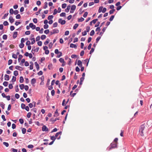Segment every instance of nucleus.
Returning a JSON list of instances; mask_svg holds the SVG:
<instances>
[{"instance_id": "obj_1", "label": "nucleus", "mask_w": 152, "mask_h": 152, "mask_svg": "<svg viewBox=\"0 0 152 152\" xmlns=\"http://www.w3.org/2000/svg\"><path fill=\"white\" fill-rule=\"evenodd\" d=\"M145 127L144 124L142 125L140 127L139 130V133L141 136L144 135V133L145 132Z\"/></svg>"}, {"instance_id": "obj_2", "label": "nucleus", "mask_w": 152, "mask_h": 152, "mask_svg": "<svg viewBox=\"0 0 152 152\" xmlns=\"http://www.w3.org/2000/svg\"><path fill=\"white\" fill-rule=\"evenodd\" d=\"M117 147V144L115 142H112L110 145V147L109 149V150H110L112 148H115Z\"/></svg>"}, {"instance_id": "obj_3", "label": "nucleus", "mask_w": 152, "mask_h": 152, "mask_svg": "<svg viewBox=\"0 0 152 152\" xmlns=\"http://www.w3.org/2000/svg\"><path fill=\"white\" fill-rule=\"evenodd\" d=\"M58 22L59 23H60L61 25H64L66 23L65 20H63L61 18L59 19Z\"/></svg>"}, {"instance_id": "obj_4", "label": "nucleus", "mask_w": 152, "mask_h": 152, "mask_svg": "<svg viewBox=\"0 0 152 152\" xmlns=\"http://www.w3.org/2000/svg\"><path fill=\"white\" fill-rule=\"evenodd\" d=\"M42 129L43 131L48 132L49 131L48 128L45 125L43 126Z\"/></svg>"}, {"instance_id": "obj_5", "label": "nucleus", "mask_w": 152, "mask_h": 152, "mask_svg": "<svg viewBox=\"0 0 152 152\" xmlns=\"http://www.w3.org/2000/svg\"><path fill=\"white\" fill-rule=\"evenodd\" d=\"M29 26L32 29H34L36 28L35 25H34L32 23H30L29 24Z\"/></svg>"}, {"instance_id": "obj_6", "label": "nucleus", "mask_w": 152, "mask_h": 152, "mask_svg": "<svg viewBox=\"0 0 152 152\" xmlns=\"http://www.w3.org/2000/svg\"><path fill=\"white\" fill-rule=\"evenodd\" d=\"M9 20L10 23H12L14 22V19L12 16H10L9 18Z\"/></svg>"}, {"instance_id": "obj_7", "label": "nucleus", "mask_w": 152, "mask_h": 152, "mask_svg": "<svg viewBox=\"0 0 152 152\" xmlns=\"http://www.w3.org/2000/svg\"><path fill=\"white\" fill-rule=\"evenodd\" d=\"M34 64L36 67L37 69V70H38L39 68V65L38 64L37 62H36L34 63Z\"/></svg>"}, {"instance_id": "obj_8", "label": "nucleus", "mask_w": 152, "mask_h": 152, "mask_svg": "<svg viewBox=\"0 0 152 152\" xmlns=\"http://www.w3.org/2000/svg\"><path fill=\"white\" fill-rule=\"evenodd\" d=\"M77 65L80 67L82 66V62L80 60H79L77 62Z\"/></svg>"}, {"instance_id": "obj_9", "label": "nucleus", "mask_w": 152, "mask_h": 152, "mask_svg": "<svg viewBox=\"0 0 152 152\" xmlns=\"http://www.w3.org/2000/svg\"><path fill=\"white\" fill-rule=\"evenodd\" d=\"M36 79L34 78L32 79L31 81V84L32 85L34 84L36 82Z\"/></svg>"}, {"instance_id": "obj_10", "label": "nucleus", "mask_w": 152, "mask_h": 152, "mask_svg": "<svg viewBox=\"0 0 152 152\" xmlns=\"http://www.w3.org/2000/svg\"><path fill=\"white\" fill-rule=\"evenodd\" d=\"M4 80H9V76L7 75H5L4 76Z\"/></svg>"}, {"instance_id": "obj_11", "label": "nucleus", "mask_w": 152, "mask_h": 152, "mask_svg": "<svg viewBox=\"0 0 152 152\" xmlns=\"http://www.w3.org/2000/svg\"><path fill=\"white\" fill-rule=\"evenodd\" d=\"M76 93H73L72 91H71L70 92V95L71 97H73L76 95Z\"/></svg>"}, {"instance_id": "obj_12", "label": "nucleus", "mask_w": 152, "mask_h": 152, "mask_svg": "<svg viewBox=\"0 0 152 152\" xmlns=\"http://www.w3.org/2000/svg\"><path fill=\"white\" fill-rule=\"evenodd\" d=\"M103 8V7L102 6H100L99 7V8L98 10V12L100 13L101 12H102V9Z\"/></svg>"}, {"instance_id": "obj_13", "label": "nucleus", "mask_w": 152, "mask_h": 152, "mask_svg": "<svg viewBox=\"0 0 152 152\" xmlns=\"http://www.w3.org/2000/svg\"><path fill=\"white\" fill-rule=\"evenodd\" d=\"M53 31L54 34L58 33L59 32V30L57 29H54L53 30Z\"/></svg>"}, {"instance_id": "obj_14", "label": "nucleus", "mask_w": 152, "mask_h": 152, "mask_svg": "<svg viewBox=\"0 0 152 152\" xmlns=\"http://www.w3.org/2000/svg\"><path fill=\"white\" fill-rule=\"evenodd\" d=\"M70 8V6H68L67 7L66 9L65 10V11L66 12H68Z\"/></svg>"}, {"instance_id": "obj_15", "label": "nucleus", "mask_w": 152, "mask_h": 152, "mask_svg": "<svg viewBox=\"0 0 152 152\" xmlns=\"http://www.w3.org/2000/svg\"><path fill=\"white\" fill-rule=\"evenodd\" d=\"M24 80L22 76H20V83H23V82Z\"/></svg>"}, {"instance_id": "obj_16", "label": "nucleus", "mask_w": 152, "mask_h": 152, "mask_svg": "<svg viewBox=\"0 0 152 152\" xmlns=\"http://www.w3.org/2000/svg\"><path fill=\"white\" fill-rule=\"evenodd\" d=\"M84 77H82L80 78V85H81L82 84V82L84 80Z\"/></svg>"}, {"instance_id": "obj_17", "label": "nucleus", "mask_w": 152, "mask_h": 152, "mask_svg": "<svg viewBox=\"0 0 152 152\" xmlns=\"http://www.w3.org/2000/svg\"><path fill=\"white\" fill-rule=\"evenodd\" d=\"M84 20V19L82 18L81 17L80 18H78V21L79 22H81L83 21Z\"/></svg>"}, {"instance_id": "obj_18", "label": "nucleus", "mask_w": 152, "mask_h": 152, "mask_svg": "<svg viewBox=\"0 0 152 152\" xmlns=\"http://www.w3.org/2000/svg\"><path fill=\"white\" fill-rule=\"evenodd\" d=\"M1 107L3 109L4 108V104L3 102H1L0 104Z\"/></svg>"}, {"instance_id": "obj_19", "label": "nucleus", "mask_w": 152, "mask_h": 152, "mask_svg": "<svg viewBox=\"0 0 152 152\" xmlns=\"http://www.w3.org/2000/svg\"><path fill=\"white\" fill-rule=\"evenodd\" d=\"M17 32L15 31L13 35V37L14 38H15L17 37Z\"/></svg>"}, {"instance_id": "obj_20", "label": "nucleus", "mask_w": 152, "mask_h": 152, "mask_svg": "<svg viewBox=\"0 0 152 152\" xmlns=\"http://www.w3.org/2000/svg\"><path fill=\"white\" fill-rule=\"evenodd\" d=\"M31 40H32L31 42V44L33 45L35 42V40L34 38H31Z\"/></svg>"}, {"instance_id": "obj_21", "label": "nucleus", "mask_w": 152, "mask_h": 152, "mask_svg": "<svg viewBox=\"0 0 152 152\" xmlns=\"http://www.w3.org/2000/svg\"><path fill=\"white\" fill-rule=\"evenodd\" d=\"M58 115H59V114L58 113L57 110H56L55 113V114H54V116L55 117H57V116H58Z\"/></svg>"}, {"instance_id": "obj_22", "label": "nucleus", "mask_w": 152, "mask_h": 152, "mask_svg": "<svg viewBox=\"0 0 152 152\" xmlns=\"http://www.w3.org/2000/svg\"><path fill=\"white\" fill-rule=\"evenodd\" d=\"M22 131L23 134H25L26 131V129L25 128H23L22 129Z\"/></svg>"}, {"instance_id": "obj_23", "label": "nucleus", "mask_w": 152, "mask_h": 152, "mask_svg": "<svg viewBox=\"0 0 152 152\" xmlns=\"http://www.w3.org/2000/svg\"><path fill=\"white\" fill-rule=\"evenodd\" d=\"M56 139V137L54 136H52L50 137V139L53 140V141H54Z\"/></svg>"}, {"instance_id": "obj_24", "label": "nucleus", "mask_w": 152, "mask_h": 152, "mask_svg": "<svg viewBox=\"0 0 152 152\" xmlns=\"http://www.w3.org/2000/svg\"><path fill=\"white\" fill-rule=\"evenodd\" d=\"M61 134V132H57L56 134L55 137H56H56H58V135L59 134Z\"/></svg>"}, {"instance_id": "obj_25", "label": "nucleus", "mask_w": 152, "mask_h": 152, "mask_svg": "<svg viewBox=\"0 0 152 152\" xmlns=\"http://www.w3.org/2000/svg\"><path fill=\"white\" fill-rule=\"evenodd\" d=\"M95 32L94 30H92L90 33V35L91 36H93Z\"/></svg>"}, {"instance_id": "obj_26", "label": "nucleus", "mask_w": 152, "mask_h": 152, "mask_svg": "<svg viewBox=\"0 0 152 152\" xmlns=\"http://www.w3.org/2000/svg\"><path fill=\"white\" fill-rule=\"evenodd\" d=\"M24 86V85L23 84H20L19 85V87L21 90H23V89Z\"/></svg>"}, {"instance_id": "obj_27", "label": "nucleus", "mask_w": 152, "mask_h": 152, "mask_svg": "<svg viewBox=\"0 0 152 152\" xmlns=\"http://www.w3.org/2000/svg\"><path fill=\"white\" fill-rule=\"evenodd\" d=\"M14 75L16 76L18 75V72L17 71H15L14 72Z\"/></svg>"}, {"instance_id": "obj_28", "label": "nucleus", "mask_w": 152, "mask_h": 152, "mask_svg": "<svg viewBox=\"0 0 152 152\" xmlns=\"http://www.w3.org/2000/svg\"><path fill=\"white\" fill-rule=\"evenodd\" d=\"M24 45L23 43H21L19 45V47L20 48H23L24 46Z\"/></svg>"}, {"instance_id": "obj_29", "label": "nucleus", "mask_w": 152, "mask_h": 152, "mask_svg": "<svg viewBox=\"0 0 152 152\" xmlns=\"http://www.w3.org/2000/svg\"><path fill=\"white\" fill-rule=\"evenodd\" d=\"M70 47L72 48H75L76 47V45L75 44H71L70 45Z\"/></svg>"}, {"instance_id": "obj_30", "label": "nucleus", "mask_w": 152, "mask_h": 152, "mask_svg": "<svg viewBox=\"0 0 152 152\" xmlns=\"http://www.w3.org/2000/svg\"><path fill=\"white\" fill-rule=\"evenodd\" d=\"M53 65L52 64H50L48 66V68L50 70L52 68Z\"/></svg>"}, {"instance_id": "obj_31", "label": "nucleus", "mask_w": 152, "mask_h": 152, "mask_svg": "<svg viewBox=\"0 0 152 152\" xmlns=\"http://www.w3.org/2000/svg\"><path fill=\"white\" fill-rule=\"evenodd\" d=\"M3 144L5 145L6 147H8L9 146V144L8 143L4 142L3 143Z\"/></svg>"}, {"instance_id": "obj_32", "label": "nucleus", "mask_w": 152, "mask_h": 152, "mask_svg": "<svg viewBox=\"0 0 152 152\" xmlns=\"http://www.w3.org/2000/svg\"><path fill=\"white\" fill-rule=\"evenodd\" d=\"M23 57L21 55H19L18 58V61H20L22 59Z\"/></svg>"}, {"instance_id": "obj_33", "label": "nucleus", "mask_w": 152, "mask_h": 152, "mask_svg": "<svg viewBox=\"0 0 152 152\" xmlns=\"http://www.w3.org/2000/svg\"><path fill=\"white\" fill-rule=\"evenodd\" d=\"M59 61L61 63H64V59L62 58H60L59 59Z\"/></svg>"}, {"instance_id": "obj_34", "label": "nucleus", "mask_w": 152, "mask_h": 152, "mask_svg": "<svg viewBox=\"0 0 152 152\" xmlns=\"http://www.w3.org/2000/svg\"><path fill=\"white\" fill-rule=\"evenodd\" d=\"M45 5L44 6L43 8L45 9L46 8L48 7V3L47 2H45L44 3Z\"/></svg>"}, {"instance_id": "obj_35", "label": "nucleus", "mask_w": 152, "mask_h": 152, "mask_svg": "<svg viewBox=\"0 0 152 152\" xmlns=\"http://www.w3.org/2000/svg\"><path fill=\"white\" fill-rule=\"evenodd\" d=\"M31 115V112H29L27 113V116L28 118H29L30 117Z\"/></svg>"}, {"instance_id": "obj_36", "label": "nucleus", "mask_w": 152, "mask_h": 152, "mask_svg": "<svg viewBox=\"0 0 152 152\" xmlns=\"http://www.w3.org/2000/svg\"><path fill=\"white\" fill-rule=\"evenodd\" d=\"M61 17H65L66 16V13L64 12H62L60 14Z\"/></svg>"}, {"instance_id": "obj_37", "label": "nucleus", "mask_w": 152, "mask_h": 152, "mask_svg": "<svg viewBox=\"0 0 152 152\" xmlns=\"http://www.w3.org/2000/svg\"><path fill=\"white\" fill-rule=\"evenodd\" d=\"M115 10L114 9H113L110 10L109 11V13L110 14H111L113 13V12L115 11Z\"/></svg>"}, {"instance_id": "obj_38", "label": "nucleus", "mask_w": 152, "mask_h": 152, "mask_svg": "<svg viewBox=\"0 0 152 152\" xmlns=\"http://www.w3.org/2000/svg\"><path fill=\"white\" fill-rule=\"evenodd\" d=\"M3 85L5 86H7L8 85V82H7L5 81L3 83Z\"/></svg>"}, {"instance_id": "obj_39", "label": "nucleus", "mask_w": 152, "mask_h": 152, "mask_svg": "<svg viewBox=\"0 0 152 152\" xmlns=\"http://www.w3.org/2000/svg\"><path fill=\"white\" fill-rule=\"evenodd\" d=\"M114 18V15H112L109 19V20L112 21L113 20Z\"/></svg>"}, {"instance_id": "obj_40", "label": "nucleus", "mask_w": 152, "mask_h": 152, "mask_svg": "<svg viewBox=\"0 0 152 152\" xmlns=\"http://www.w3.org/2000/svg\"><path fill=\"white\" fill-rule=\"evenodd\" d=\"M98 20V19H95L93 20H92V22L94 24H95L96 22L97 21V20Z\"/></svg>"}, {"instance_id": "obj_41", "label": "nucleus", "mask_w": 152, "mask_h": 152, "mask_svg": "<svg viewBox=\"0 0 152 152\" xmlns=\"http://www.w3.org/2000/svg\"><path fill=\"white\" fill-rule=\"evenodd\" d=\"M46 38V36L45 35H42L41 36V39L42 40Z\"/></svg>"}, {"instance_id": "obj_42", "label": "nucleus", "mask_w": 152, "mask_h": 152, "mask_svg": "<svg viewBox=\"0 0 152 152\" xmlns=\"http://www.w3.org/2000/svg\"><path fill=\"white\" fill-rule=\"evenodd\" d=\"M66 6V4L65 3L63 4L62 5V7L63 8H65Z\"/></svg>"}, {"instance_id": "obj_43", "label": "nucleus", "mask_w": 152, "mask_h": 152, "mask_svg": "<svg viewBox=\"0 0 152 152\" xmlns=\"http://www.w3.org/2000/svg\"><path fill=\"white\" fill-rule=\"evenodd\" d=\"M3 24L5 26H7L8 25L9 23L7 21H5L3 23Z\"/></svg>"}, {"instance_id": "obj_44", "label": "nucleus", "mask_w": 152, "mask_h": 152, "mask_svg": "<svg viewBox=\"0 0 152 152\" xmlns=\"http://www.w3.org/2000/svg\"><path fill=\"white\" fill-rule=\"evenodd\" d=\"M26 105H25L23 104V103H22L21 104V108L23 109H24L25 107H26Z\"/></svg>"}, {"instance_id": "obj_45", "label": "nucleus", "mask_w": 152, "mask_h": 152, "mask_svg": "<svg viewBox=\"0 0 152 152\" xmlns=\"http://www.w3.org/2000/svg\"><path fill=\"white\" fill-rule=\"evenodd\" d=\"M16 77L15 76H13L12 81L13 82H14L16 81Z\"/></svg>"}, {"instance_id": "obj_46", "label": "nucleus", "mask_w": 152, "mask_h": 152, "mask_svg": "<svg viewBox=\"0 0 152 152\" xmlns=\"http://www.w3.org/2000/svg\"><path fill=\"white\" fill-rule=\"evenodd\" d=\"M60 52V51H58V49H56L55 50V53L56 54H58Z\"/></svg>"}, {"instance_id": "obj_47", "label": "nucleus", "mask_w": 152, "mask_h": 152, "mask_svg": "<svg viewBox=\"0 0 152 152\" xmlns=\"http://www.w3.org/2000/svg\"><path fill=\"white\" fill-rule=\"evenodd\" d=\"M53 18V16L52 15H49L48 18V20H50L52 19Z\"/></svg>"}, {"instance_id": "obj_48", "label": "nucleus", "mask_w": 152, "mask_h": 152, "mask_svg": "<svg viewBox=\"0 0 152 152\" xmlns=\"http://www.w3.org/2000/svg\"><path fill=\"white\" fill-rule=\"evenodd\" d=\"M49 39H47L46 40V41L45 42H44V44L45 45H47L49 43Z\"/></svg>"}, {"instance_id": "obj_49", "label": "nucleus", "mask_w": 152, "mask_h": 152, "mask_svg": "<svg viewBox=\"0 0 152 152\" xmlns=\"http://www.w3.org/2000/svg\"><path fill=\"white\" fill-rule=\"evenodd\" d=\"M14 11L12 9H11L10 10V13L11 14H12L14 13Z\"/></svg>"}, {"instance_id": "obj_50", "label": "nucleus", "mask_w": 152, "mask_h": 152, "mask_svg": "<svg viewBox=\"0 0 152 152\" xmlns=\"http://www.w3.org/2000/svg\"><path fill=\"white\" fill-rule=\"evenodd\" d=\"M12 62V60L11 59H10L9 60L8 62V65H10Z\"/></svg>"}, {"instance_id": "obj_51", "label": "nucleus", "mask_w": 152, "mask_h": 152, "mask_svg": "<svg viewBox=\"0 0 152 152\" xmlns=\"http://www.w3.org/2000/svg\"><path fill=\"white\" fill-rule=\"evenodd\" d=\"M88 14V12H85L84 14L83 15V16L84 18H86Z\"/></svg>"}, {"instance_id": "obj_52", "label": "nucleus", "mask_w": 152, "mask_h": 152, "mask_svg": "<svg viewBox=\"0 0 152 152\" xmlns=\"http://www.w3.org/2000/svg\"><path fill=\"white\" fill-rule=\"evenodd\" d=\"M101 31V29L100 27H98L97 28H96V31H98L99 32L100 31Z\"/></svg>"}, {"instance_id": "obj_53", "label": "nucleus", "mask_w": 152, "mask_h": 152, "mask_svg": "<svg viewBox=\"0 0 152 152\" xmlns=\"http://www.w3.org/2000/svg\"><path fill=\"white\" fill-rule=\"evenodd\" d=\"M59 55H58H58H57V58H59L61 56H62V53H61V52H60V53H59Z\"/></svg>"}, {"instance_id": "obj_54", "label": "nucleus", "mask_w": 152, "mask_h": 152, "mask_svg": "<svg viewBox=\"0 0 152 152\" xmlns=\"http://www.w3.org/2000/svg\"><path fill=\"white\" fill-rule=\"evenodd\" d=\"M7 38V36L6 34H4L3 36V39H6Z\"/></svg>"}, {"instance_id": "obj_55", "label": "nucleus", "mask_w": 152, "mask_h": 152, "mask_svg": "<svg viewBox=\"0 0 152 152\" xmlns=\"http://www.w3.org/2000/svg\"><path fill=\"white\" fill-rule=\"evenodd\" d=\"M42 43L41 41H38L37 42V44L39 46H41L42 45Z\"/></svg>"}, {"instance_id": "obj_56", "label": "nucleus", "mask_w": 152, "mask_h": 152, "mask_svg": "<svg viewBox=\"0 0 152 152\" xmlns=\"http://www.w3.org/2000/svg\"><path fill=\"white\" fill-rule=\"evenodd\" d=\"M15 97L17 99H18L19 98L20 96L18 94H16L15 95Z\"/></svg>"}, {"instance_id": "obj_57", "label": "nucleus", "mask_w": 152, "mask_h": 152, "mask_svg": "<svg viewBox=\"0 0 152 152\" xmlns=\"http://www.w3.org/2000/svg\"><path fill=\"white\" fill-rule=\"evenodd\" d=\"M19 121L20 123L21 124H23L24 122L23 120L22 119H19Z\"/></svg>"}, {"instance_id": "obj_58", "label": "nucleus", "mask_w": 152, "mask_h": 152, "mask_svg": "<svg viewBox=\"0 0 152 152\" xmlns=\"http://www.w3.org/2000/svg\"><path fill=\"white\" fill-rule=\"evenodd\" d=\"M58 12H57V10L56 9H55L54 10V12L53 13V15H55L56 14V13Z\"/></svg>"}, {"instance_id": "obj_59", "label": "nucleus", "mask_w": 152, "mask_h": 152, "mask_svg": "<svg viewBox=\"0 0 152 152\" xmlns=\"http://www.w3.org/2000/svg\"><path fill=\"white\" fill-rule=\"evenodd\" d=\"M101 38V37H98L96 39V42L97 43Z\"/></svg>"}, {"instance_id": "obj_60", "label": "nucleus", "mask_w": 152, "mask_h": 152, "mask_svg": "<svg viewBox=\"0 0 152 152\" xmlns=\"http://www.w3.org/2000/svg\"><path fill=\"white\" fill-rule=\"evenodd\" d=\"M12 57L13 58H14L15 59L17 58L18 57L17 56V55L15 54H13L12 55Z\"/></svg>"}, {"instance_id": "obj_61", "label": "nucleus", "mask_w": 152, "mask_h": 152, "mask_svg": "<svg viewBox=\"0 0 152 152\" xmlns=\"http://www.w3.org/2000/svg\"><path fill=\"white\" fill-rule=\"evenodd\" d=\"M76 8V6L75 5H73L72 6L71 9L72 10H75Z\"/></svg>"}, {"instance_id": "obj_62", "label": "nucleus", "mask_w": 152, "mask_h": 152, "mask_svg": "<svg viewBox=\"0 0 152 152\" xmlns=\"http://www.w3.org/2000/svg\"><path fill=\"white\" fill-rule=\"evenodd\" d=\"M94 48H91V50L90 51V53H89L90 54H91L92 53H93L94 52Z\"/></svg>"}, {"instance_id": "obj_63", "label": "nucleus", "mask_w": 152, "mask_h": 152, "mask_svg": "<svg viewBox=\"0 0 152 152\" xmlns=\"http://www.w3.org/2000/svg\"><path fill=\"white\" fill-rule=\"evenodd\" d=\"M18 11L17 10H16L14 11V13L15 15H16L18 13Z\"/></svg>"}, {"instance_id": "obj_64", "label": "nucleus", "mask_w": 152, "mask_h": 152, "mask_svg": "<svg viewBox=\"0 0 152 152\" xmlns=\"http://www.w3.org/2000/svg\"><path fill=\"white\" fill-rule=\"evenodd\" d=\"M87 34V32H86V31H83V32L82 33V35L83 36H85Z\"/></svg>"}]
</instances>
